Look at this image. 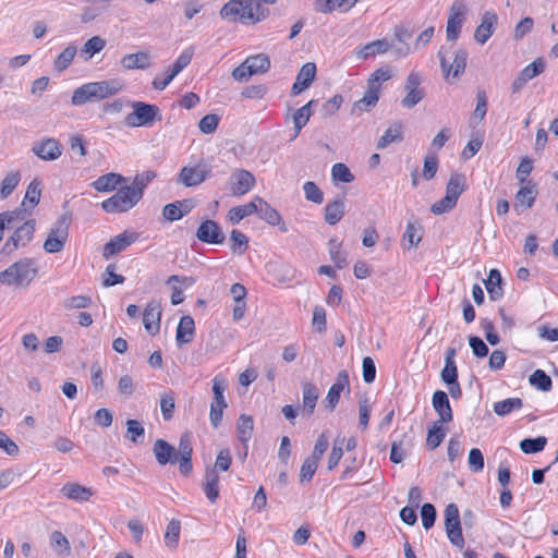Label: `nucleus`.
Instances as JSON below:
<instances>
[{"instance_id":"nucleus-1","label":"nucleus","mask_w":558,"mask_h":558,"mask_svg":"<svg viewBox=\"0 0 558 558\" xmlns=\"http://www.w3.org/2000/svg\"><path fill=\"white\" fill-rule=\"evenodd\" d=\"M38 275V265L33 258H22L0 271V283L15 289H27Z\"/></svg>"},{"instance_id":"nucleus-2","label":"nucleus","mask_w":558,"mask_h":558,"mask_svg":"<svg viewBox=\"0 0 558 558\" xmlns=\"http://www.w3.org/2000/svg\"><path fill=\"white\" fill-rule=\"evenodd\" d=\"M262 0H230L220 10V16L231 22L256 23L264 16Z\"/></svg>"},{"instance_id":"nucleus-3","label":"nucleus","mask_w":558,"mask_h":558,"mask_svg":"<svg viewBox=\"0 0 558 558\" xmlns=\"http://www.w3.org/2000/svg\"><path fill=\"white\" fill-rule=\"evenodd\" d=\"M130 106L133 110L124 118V123L129 128L150 126L155 121L162 119L156 105L132 101Z\"/></svg>"},{"instance_id":"nucleus-4","label":"nucleus","mask_w":558,"mask_h":558,"mask_svg":"<svg viewBox=\"0 0 558 558\" xmlns=\"http://www.w3.org/2000/svg\"><path fill=\"white\" fill-rule=\"evenodd\" d=\"M141 201L140 192H133L129 185L120 187L116 194L101 203L106 213H126Z\"/></svg>"},{"instance_id":"nucleus-5","label":"nucleus","mask_w":558,"mask_h":558,"mask_svg":"<svg viewBox=\"0 0 558 558\" xmlns=\"http://www.w3.org/2000/svg\"><path fill=\"white\" fill-rule=\"evenodd\" d=\"M70 219L66 215H62L48 232V236L44 242V250L53 254L61 252L69 236Z\"/></svg>"},{"instance_id":"nucleus-6","label":"nucleus","mask_w":558,"mask_h":558,"mask_svg":"<svg viewBox=\"0 0 558 558\" xmlns=\"http://www.w3.org/2000/svg\"><path fill=\"white\" fill-rule=\"evenodd\" d=\"M36 220L28 219L15 228L13 234L5 242L2 252L10 255L14 251L25 247L34 238Z\"/></svg>"},{"instance_id":"nucleus-7","label":"nucleus","mask_w":558,"mask_h":558,"mask_svg":"<svg viewBox=\"0 0 558 558\" xmlns=\"http://www.w3.org/2000/svg\"><path fill=\"white\" fill-rule=\"evenodd\" d=\"M468 7L461 1H454L450 7L449 17L447 22V39L456 41L460 35L461 27L465 21Z\"/></svg>"},{"instance_id":"nucleus-8","label":"nucleus","mask_w":558,"mask_h":558,"mask_svg":"<svg viewBox=\"0 0 558 558\" xmlns=\"http://www.w3.org/2000/svg\"><path fill=\"white\" fill-rule=\"evenodd\" d=\"M31 150L41 160L54 161L62 155V145L53 137H45L36 141Z\"/></svg>"},{"instance_id":"nucleus-9","label":"nucleus","mask_w":558,"mask_h":558,"mask_svg":"<svg viewBox=\"0 0 558 558\" xmlns=\"http://www.w3.org/2000/svg\"><path fill=\"white\" fill-rule=\"evenodd\" d=\"M255 185L254 175L244 169H238L230 175V191L234 196L248 193Z\"/></svg>"},{"instance_id":"nucleus-10","label":"nucleus","mask_w":558,"mask_h":558,"mask_svg":"<svg viewBox=\"0 0 558 558\" xmlns=\"http://www.w3.org/2000/svg\"><path fill=\"white\" fill-rule=\"evenodd\" d=\"M498 24V15L495 11H485L481 17V23L474 32V39L480 45H484L494 34Z\"/></svg>"},{"instance_id":"nucleus-11","label":"nucleus","mask_w":558,"mask_h":558,"mask_svg":"<svg viewBox=\"0 0 558 558\" xmlns=\"http://www.w3.org/2000/svg\"><path fill=\"white\" fill-rule=\"evenodd\" d=\"M438 57L440 60V66L446 76L450 73L453 77H459L465 70L468 52L464 49H458L453 53V61L451 64L446 59L442 50L438 52Z\"/></svg>"},{"instance_id":"nucleus-12","label":"nucleus","mask_w":558,"mask_h":558,"mask_svg":"<svg viewBox=\"0 0 558 558\" xmlns=\"http://www.w3.org/2000/svg\"><path fill=\"white\" fill-rule=\"evenodd\" d=\"M193 57V48H186L175 60L171 70L168 73V80H161L159 77H155L153 81V87L157 90L165 89L170 82L184 69L186 68Z\"/></svg>"},{"instance_id":"nucleus-13","label":"nucleus","mask_w":558,"mask_h":558,"mask_svg":"<svg viewBox=\"0 0 558 558\" xmlns=\"http://www.w3.org/2000/svg\"><path fill=\"white\" fill-rule=\"evenodd\" d=\"M196 238L202 242L210 244H221L225 241V234L220 226L211 219L201 223L196 231Z\"/></svg>"},{"instance_id":"nucleus-14","label":"nucleus","mask_w":558,"mask_h":558,"mask_svg":"<svg viewBox=\"0 0 558 558\" xmlns=\"http://www.w3.org/2000/svg\"><path fill=\"white\" fill-rule=\"evenodd\" d=\"M545 70V62L542 59H536L526 65L511 84L512 94L519 93L525 84L535 76L543 73Z\"/></svg>"},{"instance_id":"nucleus-15","label":"nucleus","mask_w":558,"mask_h":558,"mask_svg":"<svg viewBox=\"0 0 558 558\" xmlns=\"http://www.w3.org/2000/svg\"><path fill=\"white\" fill-rule=\"evenodd\" d=\"M209 174V171L205 167H183L178 175V183L183 184L186 187L196 186L204 182Z\"/></svg>"},{"instance_id":"nucleus-16","label":"nucleus","mask_w":558,"mask_h":558,"mask_svg":"<svg viewBox=\"0 0 558 558\" xmlns=\"http://www.w3.org/2000/svg\"><path fill=\"white\" fill-rule=\"evenodd\" d=\"M349 374L347 371H340L337 374L336 383L331 385L329 388L327 396L325 398L326 407L329 411H332L339 402L341 392L349 388Z\"/></svg>"},{"instance_id":"nucleus-17","label":"nucleus","mask_w":558,"mask_h":558,"mask_svg":"<svg viewBox=\"0 0 558 558\" xmlns=\"http://www.w3.org/2000/svg\"><path fill=\"white\" fill-rule=\"evenodd\" d=\"M316 75V64L313 62H307L300 69L296 80L292 86L291 93L292 95H299L305 89H307L313 83Z\"/></svg>"},{"instance_id":"nucleus-18","label":"nucleus","mask_w":558,"mask_h":558,"mask_svg":"<svg viewBox=\"0 0 558 558\" xmlns=\"http://www.w3.org/2000/svg\"><path fill=\"white\" fill-rule=\"evenodd\" d=\"M393 44H391L388 39H377L374 41H371L355 50V57L360 60H366L371 57L377 56V54H384L390 49H392Z\"/></svg>"},{"instance_id":"nucleus-19","label":"nucleus","mask_w":558,"mask_h":558,"mask_svg":"<svg viewBox=\"0 0 558 558\" xmlns=\"http://www.w3.org/2000/svg\"><path fill=\"white\" fill-rule=\"evenodd\" d=\"M160 317H161V308L160 304L150 301L144 311L143 314V324L144 328L149 335H156L159 331L160 327Z\"/></svg>"},{"instance_id":"nucleus-20","label":"nucleus","mask_w":558,"mask_h":558,"mask_svg":"<svg viewBox=\"0 0 558 558\" xmlns=\"http://www.w3.org/2000/svg\"><path fill=\"white\" fill-rule=\"evenodd\" d=\"M433 408L439 416L438 423H449L452 421V410L448 395L442 390H437L432 399Z\"/></svg>"},{"instance_id":"nucleus-21","label":"nucleus","mask_w":558,"mask_h":558,"mask_svg":"<svg viewBox=\"0 0 558 558\" xmlns=\"http://www.w3.org/2000/svg\"><path fill=\"white\" fill-rule=\"evenodd\" d=\"M120 63L124 70H146L151 65V58L147 51H137L123 56Z\"/></svg>"},{"instance_id":"nucleus-22","label":"nucleus","mask_w":558,"mask_h":558,"mask_svg":"<svg viewBox=\"0 0 558 558\" xmlns=\"http://www.w3.org/2000/svg\"><path fill=\"white\" fill-rule=\"evenodd\" d=\"M193 207L194 203L192 199L177 201L163 207L162 216L169 221H175L189 214Z\"/></svg>"},{"instance_id":"nucleus-23","label":"nucleus","mask_w":558,"mask_h":558,"mask_svg":"<svg viewBox=\"0 0 558 558\" xmlns=\"http://www.w3.org/2000/svg\"><path fill=\"white\" fill-rule=\"evenodd\" d=\"M128 179L123 175L114 172L106 173L100 175L96 181L92 183V186L101 193H109L117 189L118 185L126 183Z\"/></svg>"},{"instance_id":"nucleus-24","label":"nucleus","mask_w":558,"mask_h":558,"mask_svg":"<svg viewBox=\"0 0 558 558\" xmlns=\"http://www.w3.org/2000/svg\"><path fill=\"white\" fill-rule=\"evenodd\" d=\"M153 452L160 465L177 462L175 448L163 439H157L155 441Z\"/></svg>"},{"instance_id":"nucleus-25","label":"nucleus","mask_w":558,"mask_h":558,"mask_svg":"<svg viewBox=\"0 0 558 558\" xmlns=\"http://www.w3.org/2000/svg\"><path fill=\"white\" fill-rule=\"evenodd\" d=\"M134 241L135 236L133 234L121 233L105 244L102 255L108 259L110 256L124 251Z\"/></svg>"},{"instance_id":"nucleus-26","label":"nucleus","mask_w":558,"mask_h":558,"mask_svg":"<svg viewBox=\"0 0 558 558\" xmlns=\"http://www.w3.org/2000/svg\"><path fill=\"white\" fill-rule=\"evenodd\" d=\"M302 411L307 416L314 414L316 403L319 397V391L315 385L305 381L302 384Z\"/></svg>"},{"instance_id":"nucleus-27","label":"nucleus","mask_w":558,"mask_h":558,"mask_svg":"<svg viewBox=\"0 0 558 558\" xmlns=\"http://www.w3.org/2000/svg\"><path fill=\"white\" fill-rule=\"evenodd\" d=\"M195 335V323L194 319L190 316L181 317L179 325L177 327L175 340L179 347L182 344L191 343L194 339Z\"/></svg>"},{"instance_id":"nucleus-28","label":"nucleus","mask_w":558,"mask_h":558,"mask_svg":"<svg viewBox=\"0 0 558 558\" xmlns=\"http://www.w3.org/2000/svg\"><path fill=\"white\" fill-rule=\"evenodd\" d=\"M379 99V89L367 85V90L364 96L354 102L352 107V113L357 112H368L371 111L378 102Z\"/></svg>"},{"instance_id":"nucleus-29","label":"nucleus","mask_w":558,"mask_h":558,"mask_svg":"<svg viewBox=\"0 0 558 558\" xmlns=\"http://www.w3.org/2000/svg\"><path fill=\"white\" fill-rule=\"evenodd\" d=\"M61 493L64 497L75 501H86L92 495L93 490L89 487L83 486L78 483H66L61 488Z\"/></svg>"},{"instance_id":"nucleus-30","label":"nucleus","mask_w":558,"mask_h":558,"mask_svg":"<svg viewBox=\"0 0 558 558\" xmlns=\"http://www.w3.org/2000/svg\"><path fill=\"white\" fill-rule=\"evenodd\" d=\"M537 195L536 185L531 181L525 186H522L515 194L514 209L520 207L531 208Z\"/></svg>"},{"instance_id":"nucleus-31","label":"nucleus","mask_w":558,"mask_h":558,"mask_svg":"<svg viewBox=\"0 0 558 558\" xmlns=\"http://www.w3.org/2000/svg\"><path fill=\"white\" fill-rule=\"evenodd\" d=\"M257 201V211L259 218L265 220L267 223L271 226H277L281 221V216L272 208L267 202H265L262 197L256 196Z\"/></svg>"},{"instance_id":"nucleus-32","label":"nucleus","mask_w":558,"mask_h":558,"mask_svg":"<svg viewBox=\"0 0 558 558\" xmlns=\"http://www.w3.org/2000/svg\"><path fill=\"white\" fill-rule=\"evenodd\" d=\"M203 488L209 501L215 502L219 497V476L215 469L207 470Z\"/></svg>"},{"instance_id":"nucleus-33","label":"nucleus","mask_w":558,"mask_h":558,"mask_svg":"<svg viewBox=\"0 0 558 558\" xmlns=\"http://www.w3.org/2000/svg\"><path fill=\"white\" fill-rule=\"evenodd\" d=\"M99 100L93 88V82L86 83L76 88L72 95L71 102L74 106H82L88 101Z\"/></svg>"},{"instance_id":"nucleus-34","label":"nucleus","mask_w":558,"mask_h":558,"mask_svg":"<svg viewBox=\"0 0 558 558\" xmlns=\"http://www.w3.org/2000/svg\"><path fill=\"white\" fill-rule=\"evenodd\" d=\"M257 211V201L256 197H254L250 203L241 206L232 207L229 210V220L232 223H239L242 219H244L247 216H251Z\"/></svg>"},{"instance_id":"nucleus-35","label":"nucleus","mask_w":558,"mask_h":558,"mask_svg":"<svg viewBox=\"0 0 558 558\" xmlns=\"http://www.w3.org/2000/svg\"><path fill=\"white\" fill-rule=\"evenodd\" d=\"M501 275L497 269H492L489 271L487 280L484 281L489 298L493 301H496L502 296V288H501Z\"/></svg>"},{"instance_id":"nucleus-36","label":"nucleus","mask_w":558,"mask_h":558,"mask_svg":"<svg viewBox=\"0 0 558 558\" xmlns=\"http://www.w3.org/2000/svg\"><path fill=\"white\" fill-rule=\"evenodd\" d=\"M402 140V125L396 123L385 131L384 135L378 140L376 147L377 149H385L391 143L401 142Z\"/></svg>"},{"instance_id":"nucleus-37","label":"nucleus","mask_w":558,"mask_h":558,"mask_svg":"<svg viewBox=\"0 0 558 558\" xmlns=\"http://www.w3.org/2000/svg\"><path fill=\"white\" fill-rule=\"evenodd\" d=\"M344 215V203L341 199L330 202L325 207V220L333 226L338 223Z\"/></svg>"},{"instance_id":"nucleus-38","label":"nucleus","mask_w":558,"mask_h":558,"mask_svg":"<svg viewBox=\"0 0 558 558\" xmlns=\"http://www.w3.org/2000/svg\"><path fill=\"white\" fill-rule=\"evenodd\" d=\"M465 187V180L462 174L453 173L451 174L449 181L446 185V196H449L454 201L458 202L460 195L463 193Z\"/></svg>"},{"instance_id":"nucleus-39","label":"nucleus","mask_w":558,"mask_h":558,"mask_svg":"<svg viewBox=\"0 0 558 558\" xmlns=\"http://www.w3.org/2000/svg\"><path fill=\"white\" fill-rule=\"evenodd\" d=\"M93 88L95 89L98 99L101 100L116 95L122 88V85L117 81H100L93 82Z\"/></svg>"},{"instance_id":"nucleus-40","label":"nucleus","mask_w":558,"mask_h":558,"mask_svg":"<svg viewBox=\"0 0 558 558\" xmlns=\"http://www.w3.org/2000/svg\"><path fill=\"white\" fill-rule=\"evenodd\" d=\"M316 104L315 100H311L307 104H305L303 107L298 109L293 116V123H294V130L295 134L294 137H296L300 133V131L306 125L308 122L312 111L311 107Z\"/></svg>"},{"instance_id":"nucleus-41","label":"nucleus","mask_w":558,"mask_h":558,"mask_svg":"<svg viewBox=\"0 0 558 558\" xmlns=\"http://www.w3.org/2000/svg\"><path fill=\"white\" fill-rule=\"evenodd\" d=\"M523 407V402L520 398H508L498 401L494 404V412L498 416H505L514 410H520Z\"/></svg>"},{"instance_id":"nucleus-42","label":"nucleus","mask_w":558,"mask_h":558,"mask_svg":"<svg viewBox=\"0 0 558 558\" xmlns=\"http://www.w3.org/2000/svg\"><path fill=\"white\" fill-rule=\"evenodd\" d=\"M253 418L250 415L242 414L239 417L236 429L238 438L242 444H246L253 434Z\"/></svg>"},{"instance_id":"nucleus-43","label":"nucleus","mask_w":558,"mask_h":558,"mask_svg":"<svg viewBox=\"0 0 558 558\" xmlns=\"http://www.w3.org/2000/svg\"><path fill=\"white\" fill-rule=\"evenodd\" d=\"M77 52L76 46L69 45L54 60L53 68L57 72L64 71L73 61Z\"/></svg>"},{"instance_id":"nucleus-44","label":"nucleus","mask_w":558,"mask_h":558,"mask_svg":"<svg viewBox=\"0 0 558 558\" xmlns=\"http://www.w3.org/2000/svg\"><path fill=\"white\" fill-rule=\"evenodd\" d=\"M442 424L444 423L435 422L428 429L426 438V446L428 449L434 450L442 442L446 436V432L441 426Z\"/></svg>"},{"instance_id":"nucleus-45","label":"nucleus","mask_w":558,"mask_h":558,"mask_svg":"<svg viewBox=\"0 0 558 558\" xmlns=\"http://www.w3.org/2000/svg\"><path fill=\"white\" fill-rule=\"evenodd\" d=\"M246 64L250 66L251 73L258 74L265 73L270 68V60L267 56L260 53L246 58Z\"/></svg>"},{"instance_id":"nucleus-46","label":"nucleus","mask_w":558,"mask_h":558,"mask_svg":"<svg viewBox=\"0 0 558 558\" xmlns=\"http://www.w3.org/2000/svg\"><path fill=\"white\" fill-rule=\"evenodd\" d=\"M156 172L153 170H146L142 173H138L134 177L131 185H129L131 189H133V192H140L141 199L144 195L145 187L156 178Z\"/></svg>"},{"instance_id":"nucleus-47","label":"nucleus","mask_w":558,"mask_h":558,"mask_svg":"<svg viewBox=\"0 0 558 558\" xmlns=\"http://www.w3.org/2000/svg\"><path fill=\"white\" fill-rule=\"evenodd\" d=\"M106 46V40L100 36H93L89 38L81 49L82 57L85 60L90 59L95 53L100 52Z\"/></svg>"},{"instance_id":"nucleus-48","label":"nucleus","mask_w":558,"mask_h":558,"mask_svg":"<svg viewBox=\"0 0 558 558\" xmlns=\"http://www.w3.org/2000/svg\"><path fill=\"white\" fill-rule=\"evenodd\" d=\"M40 195V183L37 180H33L27 186L22 206H24V208L29 206V209H33L39 203Z\"/></svg>"},{"instance_id":"nucleus-49","label":"nucleus","mask_w":558,"mask_h":558,"mask_svg":"<svg viewBox=\"0 0 558 558\" xmlns=\"http://www.w3.org/2000/svg\"><path fill=\"white\" fill-rule=\"evenodd\" d=\"M50 545L59 556H69L71 553L70 543L61 532H53L50 536Z\"/></svg>"},{"instance_id":"nucleus-50","label":"nucleus","mask_w":558,"mask_h":558,"mask_svg":"<svg viewBox=\"0 0 558 558\" xmlns=\"http://www.w3.org/2000/svg\"><path fill=\"white\" fill-rule=\"evenodd\" d=\"M422 226L417 222L409 221L403 233V241L409 242V247H415L422 241Z\"/></svg>"},{"instance_id":"nucleus-51","label":"nucleus","mask_w":558,"mask_h":558,"mask_svg":"<svg viewBox=\"0 0 558 558\" xmlns=\"http://www.w3.org/2000/svg\"><path fill=\"white\" fill-rule=\"evenodd\" d=\"M547 444V439L544 436H538L536 438H525L520 441V449L526 453H537L541 452Z\"/></svg>"},{"instance_id":"nucleus-52","label":"nucleus","mask_w":558,"mask_h":558,"mask_svg":"<svg viewBox=\"0 0 558 558\" xmlns=\"http://www.w3.org/2000/svg\"><path fill=\"white\" fill-rule=\"evenodd\" d=\"M532 386L542 391H549L553 386L551 378L543 371L536 369L529 378Z\"/></svg>"},{"instance_id":"nucleus-53","label":"nucleus","mask_w":558,"mask_h":558,"mask_svg":"<svg viewBox=\"0 0 558 558\" xmlns=\"http://www.w3.org/2000/svg\"><path fill=\"white\" fill-rule=\"evenodd\" d=\"M329 254L337 268L341 269L348 265L345 256L341 253V243L337 240L329 241Z\"/></svg>"},{"instance_id":"nucleus-54","label":"nucleus","mask_w":558,"mask_h":558,"mask_svg":"<svg viewBox=\"0 0 558 558\" xmlns=\"http://www.w3.org/2000/svg\"><path fill=\"white\" fill-rule=\"evenodd\" d=\"M391 70L388 66L377 69L367 80V85L380 90V85L391 78Z\"/></svg>"},{"instance_id":"nucleus-55","label":"nucleus","mask_w":558,"mask_h":558,"mask_svg":"<svg viewBox=\"0 0 558 558\" xmlns=\"http://www.w3.org/2000/svg\"><path fill=\"white\" fill-rule=\"evenodd\" d=\"M175 401L173 392L163 393L160 398V410L165 421L173 417Z\"/></svg>"},{"instance_id":"nucleus-56","label":"nucleus","mask_w":558,"mask_h":558,"mask_svg":"<svg viewBox=\"0 0 558 558\" xmlns=\"http://www.w3.org/2000/svg\"><path fill=\"white\" fill-rule=\"evenodd\" d=\"M226 388H227V385H226L225 379L220 376H216L213 380L214 401L211 403L221 404L222 407H228L227 401L223 396Z\"/></svg>"},{"instance_id":"nucleus-57","label":"nucleus","mask_w":558,"mask_h":558,"mask_svg":"<svg viewBox=\"0 0 558 558\" xmlns=\"http://www.w3.org/2000/svg\"><path fill=\"white\" fill-rule=\"evenodd\" d=\"M331 175L335 181L350 183L354 180V175L350 169L341 162L335 163L331 169Z\"/></svg>"},{"instance_id":"nucleus-58","label":"nucleus","mask_w":558,"mask_h":558,"mask_svg":"<svg viewBox=\"0 0 558 558\" xmlns=\"http://www.w3.org/2000/svg\"><path fill=\"white\" fill-rule=\"evenodd\" d=\"M305 198L315 204H322L324 201V194L317 184L313 181H307L303 185Z\"/></svg>"},{"instance_id":"nucleus-59","label":"nucleus","mask_w":558,"mask_h":558,"mask_svg":"<svg viewBox=\"0 0 558 558\" xmlns=\"http://www.w3.org/2000/svg\"><path fill=\"white\" fill-rule=\"evenodd\" d=\"M92 304V299L88 295H74L63 301L65 310H81L87 308Z\"/></svg>"},{"instance_id":"nucleus-60","label":"nucleus","mask_w":558,"mask_h":558,"mask_svg":"<svg viewBox=\"0 0 558 558\" xmlns=\"http://www.w3.org/2000/svg\"><path fill=\"white\" fill-rule=\"evenodd\" d=\"M20 182V173L11 172L9 173L1 183L0 195L2 198H7L17 186Z\"/></svg>"},{"instance_id":"nucleus-61","label":"nucleus","mask_w":558,"mask_h":558,"mask_svg":"<svg viewBox=\"0 0 558 558\" xmlns=\"http://www.w3.org/2000/svg\"><path fill=\"white\" fill-rule=\"evenodd\" d=\"M145 434V429L141 422L137 420H128L126 421V435L125 437L136 444L138 442V437H143Z\"/></svg>"},{"instance_id":"nucleus-62","label":"nucleus","mask_w":558,"mask_h":558,"mask_svg":"<svg viewBox=\"0 0 558 558\" xmlns=\"http://www.w3.org/2000/svg\"><path fill=\"white\" fill-rule=\"evenodd\" d=\"M219 117L216 113H209L203 117L198 122L199 131L204 134L214 133L219 124Z\"/></svg>"},{"instance_id":"nucleus-63","label":"nucleus","mask_w":558,"mask_h":558,"mask_svg":"<svg viewBox=\"0 0 558 558\" xmlns=\"http://www.w3.org/2000/svg\"><path fill=\"white\" fill-rule=\"evenodd\" d=\"M343 101V98L341 95H335L331 98H329L320 109V113L323 118H330L333 116L340 108L341 104Z\"/></svg>"},{"instance_id":"nucleus-64","label":"nucleus","mask_w":558,"mask_h":558,"mask_svg":"<svg viewBox=\"0 0 558 558\" xmlns=\"http://www.w3.org/2000/svg\"><path fill=\"white\" fill-rule=\"evenodd\" d=\"M446 532L450 543L458 549H463L465 542L461 525H446Z\"/></svg>"}]
</instances>
